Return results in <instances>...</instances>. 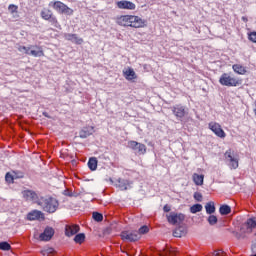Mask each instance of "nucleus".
Returning a JSON list of instances; mask_svg holds the SVG:
<instances>
[{"instance_id": "9b49d317", "label": "nucleus", "mask_w": 256, "mask_h": 256, "mask_svg": "<svg viewBox=\"0 0 256 256\" xmlns=\"http://www.w3.org/2000/svg\"><path fill=\"white\" fill-rule=\"evenodd\" d=\"M118 9H126L128 11H135L137 9V5L131 1L121 0L116 3Z\"/></svg>"}, {"instance_id": "f03ea898", "label": "nucleus", "mask_w": 256, "mask_h": 256, "mask_svg": "<svg viewBox=\"0 0 256 256\" xmlns=\"http://www.w3.org/2000/svg\"><path fill=\"white\" fill-rule=\"evenodd\" d=\"M38 205L42 207L46 213H55L59 209V201L53 197L42 199L38 202Z\"/></svg>"}, {"instance_id": "4be33fe9", "label": "nucleus", "mask_w": 256, "mask_h": 256, "mask_svg": "<svg viewBox=\"0 0 256 256\" xmlns=\"http://www.w3.org/2000/svg\"><path fill=\"white\" fill-rule=\"evenodd\" d=\"M232 69L237 75H245V73H247V68L241 64H234Z\"/></svg>"}, {"instance_id": "20e7f679", "label": "nucleus", "mask_w": 256, "mask_h": 256, "mask_svg": "<svg viewBox=\"0 0 256 256\" xmlns=\"http://www.w3.org/2000/svg\"><path fill=\"white\" fill-rule=\"evenodd\" d=\"M220 85L223 87H239L243 80L231 76L229 73H223L219 78Z\"/></svg>"}, {"instance_id": "ea45409f", "label": "nucleus", "mask_w": 256, "mask_h": 256, "mask_svg": "<svg viewBox=\"0 0 256 256\" xmlns=\"http://www.w3.org/2000/svg\"><path fill=\"white\" fill-rule=\"evenodd\" d=\"M194 199L199 202L203 201V194H201V192H195Z\"/></svg>"}, {"instance_id": "473e14b6", "label": "nucleus", "mask_w": 256, "mask_h": 256, "mask_svg": "<svg viewBox=\"0 0 256 256\" xmlns=\"http://www.w3.org/2000/svg\"><path fill=\"white\" fill-rule=\"evenodd\" d=\"M1 251H11V244L8 242H0Z\"/></svg>"}, {"instance_id": "58836bf2", "label": "nucleus", "mask_w": 256, "mask_h": 256, "mask_svg": "<svg viewBox=\"0 0 256 256\" xmlns=\"http://www.w3.org/2000/svg\"><path fill=\"white\" fill-rule=\"evenodd\" d=\"M50 21L51 25H54V27H57V25H59V21L57 20V17L55 16H51V18L48 20Z\"/></svg>"}, {"instance_id": "5701e85b", "label": "nucleus", "mask_w": 256, "mask_h": 256, "mask_svg": "<svg viewBox=\"0 0 256 256\" xmlns=\"http://www.w3.org/2000/svg\"><path fill=\"white\" fill-rule=\"evenodd\" d=\"M162 256H177V250L173 247H166L162 252H160Z\"/></svg>"}, {"instance_id": "393cba45", "label": "nucleus", "mask_w": 256, "mask_h": 256, "mask_svg": "<svg viewBox=\"0 0 256 256\" xmlns=\"http://www.w3.org/2000/svg\"><path fill=\"white\" fill-rule=\"evenodd\" d=\"M245 225L248 229V231H253V229H256V219L255 218H249L245 222Z\"/></svg>"}, {"instance_id": "37998d69", "label": "nucleus", "mask_w": 256, "mask_h": 256, "mask_svg": "<svg viewBox=\"0 0 256 256\" xmlns=\"http://www.w3.org/2000/svg\"><path fill=\"white\" fill-rule=\"evenodd\" d=\"M42 115L46 117L47 119H51V116L47 112H43Z\"/></svg>"}, {"instance_id": "dca6fc26", "label": "nucleus", "mask_w": 256, "mask_h": 256, "mask_svg": "<svg viewBox=\"0 0 256 256\" xmlns=\"http://www.w3.org/2000/svg\"><path fill=\"white\" fill-rule=\"evenodd\" d=\"M22 195L25 201H37L39 199L37 192L33 190H24L22 191Z\"/></svg>"}, {"instance_id": "4468645a", "label": "nucleus", "mask_w": 256, "mask_h": 256, "mask_svg": "<svg viewBox=\"0 0 256 256\" xmlns=\"http://www.w3.org/2000/svg\"><path fill=\"white\" fill-rule=\"evenodd\" d=\"M39 219H45V214L39 210H33L27 214L28 221H37Z\"/></svg>"}, {"instance_id": "cd10ccee", "label": "nucleus", "mask_w": 256, "mask_h": 256, "mask_svg": "<svg viewBox=\"0 0 256 256\" xmlns=\"http://www.w3.org/2000/svg\"><path fill=\"white\" fill-rule=\"evenodd\" d=\"M219 213L220 215H229V213H231V206L227 204L221 205L219 208Z\"/></svg>"}, {"instance_id": "a211bd4d", "label": "nucleus", "mask_w": 256, "mask_h": 256, "mask_svg": "<svg viewBox=\"0 0 256 256\" xmlns=\"http://www.w3.org/2000/svg\"><path fill=\"white\" fill-rule=\"evenodd\" d=\"M95 128L93 126H91L90 128H83L82 130H80L79 132V137L80 139H87V137H91V135H93V130Z\"/></svg>"}, {"instance_id": "b1692460", "label": "nucleus", "mask_w": 256, "mask_h": 256, "mask_svg": "<svg viewBox=\"0 0 256 256\" xmlns=\"http://www.w3.org/2000/svg\"><path fill=\"white\" fill-rule=\"evenodd\" d=\"M42 19L44 21H49L51 19V16L53 15V12L50 9L44 8L40 13Z\"/></svg>"}, {"instance_id": "c03bdc74", "label": "nucleus", "mask_w": 256, "mask_h": 256, "mask_svg": "<svg viewBox=\"0 0 256 256\" xmlns=\"http://www.w3.org/2000/svg\"><path fill=\"white\" fill-rule=\"evenodd\" d=\"M234 236L236 239H241V234H239V232H234Z\"/></svg>"}, {"instance_id": "4c0bfd02", "label": "nucleus", "mask_w": 256, "mask_h": 256, "mask_svg": "<svg viewBox=\"0 0 256 256\" xmlns=\"http://www.w3.org/2000/svg\"><path fill=\"white\" fill-rule=\"evenodd\" d=\"M248 39L249 41H251L252 43H256V32L253 31V32H250L248 34Z\"/></svg>"}, {"instance_id": "9d476101", "label": "nucleus", "mask_w": 256, "mask_h": 256, "mask_svg": "<svg viewBox=\"0 0 256 256\" xmlns=\"http://www.w3.org/2000/svg\"><path fill=\"white\" fill-rule=\"evenodd\" d=\"M166 217L170 225H177V223L180 224L185 221V215L181 213L171 212L169 215H166Z\"/></svg>"}, {"instance_id": "7c9ffc66", "label": "nucleus", "mask_w": 256, "mask_h": 256, "mask_svg": "<svg viewBox=\"0 0 256 256\" xmlns=\"http://www.w3.org/2000/svg\"><path fill=\"white\" fill-rule=\"evenodd\" d=\"M183 235H185L183 227H178L173 231V237H183Z\"/></svg>"}, {"instance_id": "1a4fd4ad", "label": "nucleus", "mask_w": 256, "mask_h": 256, "mask_svg": "<svg viewBox=\"0 0 256 256\" xmlns=\"http://www.w3.org/2000/svg\"><path fill=\"white\" fill-rule=\"evenodd\" d=\"M120 237L123 241H130L131 243L139 241V233L137 231L124 230Z\"/></svg>"}, {"instance_id": "ddd939ff", "label": "nucleus", "mask_w": 256, "mask_h": 256, "mask_svg": "<svg viewBox=\"0 0 256 256\" xmlns=\"http://www.w3.org/2000/svg\"><path fill=\"white\" fill-rule=\"evenodd\" d=\"M53 235H55V230L52 227H46L43 233L39 235V239L41 241H51Z\"/></svg>"}, {"instance_id": "aec40b11", "label": "nucleus", "mask_w": 256, "mask_h": 256, "mask_svg": "<svg viewBox=\"0 0 256 256\" xmlns=\"http://www.w3.org/2000/svg\"><path fill=\"white\" fill-rule=\"evenodd\" d=\"M123 74L127 81H133V79H137V74L133 68H128L126 71H123Z\"/></svg>"}, {"instance_id": "a18cd8bd", "label": "nucleus", "mask_w": 256, "mask_h": 256, "mask_svg": "<svg viewBox=\"0 0 256 256\" xmlns=\"http://www.w3.org/2000/svg\"><path fill=\"white\" fill-rule=\"evenodd\" d=\"M12 173H13L14 177H17V176L21 175L22 172H15V171H12Z\"/></svg>"}, {"instance_id": "a878e982", "label": "nucleus", "mask_w": 256, "mask_h": 256, "mask_svg": "<svg viewBox=\"0 0 256 256\" xmlns=\"http://www.w3.org/2000/svg\"><path fill=\"white\" fill-rule=\"evenodd\" d=\"M97 163L98 160L95 157H92L88 160V168L90 169V171H97Z\"/></svg>"}, {"instance_id": "f257e3e1", "label": "nucleus", "mask_w": 256, "mask_h": 256, "mask_svg": "<svg viewBox=\"0 0 256 256\" xmlns=\"http://www.w3.org/2000/svg\"><path fill=\"white\" fill-rule=\"evenodd\" d=\"M116 24L120 27H132L133 29H143L147 25V20L137 15H121L116 18Z\"/></svg>"}, {"instance_id": "6ab92c4d", "label": "nucleus", "mask_w": 256, "mask_h": 256, "mask_svg": "<svg viewBox=\"0 0 256 256\" xmlns=\"http://www.w3.org/2000/svg\"><path fill=\"white\" fill-rule=\"evenodd\" d=\"M15 179H23V173H20L18 176H14L13 173L7 172L5 175L6 183L13 184L15 183Z\"/></svg>"}, {"instance_id": "2f4dec72", "label": "nucleus", "mask_w": 256, "mask_h": 256, "mask_svg": "<svg viewBox=\"0 0 256 256\" xmlns=\"http://www.w3.org/2000/svg\"><path fill=\"white\" fill-rule=\"evenodd\" d=\"M84 241H85V234H83V233L77 234V235L74 237V242H75V243H78L79 245H81L82 243H84Z\"/></svg>"}, {"instance_id": "c85d7f7f", "label": "nucleus", "mask_w": 256, "mask_h": 256, "mask_svg": "<svg viewBox=\"0 0 256 256\" xmlns=\"http://www.w3.org/2000/svg\"><path fill=\"white\" fill-rule=\"evenodd\" d=\"M130 183L128 180L118 179V187L122 189V191H127L129 189Z\"/></svg>"}, {"instance_id": "a19ab883", "label": "nucleus", "mask_w": 256, "mask_h": 256, "mask_svg": "<svg viewBox=\"0 0 256 256\" xmlns=\"http://www.w3.org/2000/svg\"><path fill=\"white\" fill-rule=\"evenodd\" d=\"M212 256H225V252L223 250L214 251Z\"/></svg>"}, {"instance_id": "72a5a7b5", "label": "nucleus", "mask_w": 256, "mask_h": 256, "mask_svg": "<svg viewBox=\"0 0 256 256\" xmlns=\"http://www.w3.org/2000/svg\"><path fill=\"white\" fill-rule=\"evenodd\" d=\"M92 217H93L94 221H98V222L103 221V214H101L99 212H93Z\"/></svg>"}, {"instance_id": "6e6552de", "label": "nucleus", "mask_w": 256, "mask_h": 256, "mask_svg": "<svg viewBox=\"0 0 256 256\" xmlns=\"http://www.w3.org/2000/svg\"><path fill=\"white\" fill-rule=\"evenodd\" d=\"M128 148L132 149V151H137L138 155H145L147 153V146L135 140L128 141Z\"/></svg>"}, {"instance_id": "f3484780", "label": "nucleus", "mask_w": 256, "mask_h": 256, "mask_svg": "<svg viewBox=\"0 0 256 256\" xmlns=\"http://www.w3.org/2000/svg\"><path fill=\"white\" fill-rule=\"evenodd\" d=\"M67 41H72L76 45H83V38L77 37V34H65Z\"/></svg>"}, {"instance_id": "f8f14e48", "label": "nucleus", "mask_w": 256, "mask_h": 256, "mask_svg": "<svg viewBox=\"0 0 256 256\" xmlns=\"http://www.w3.org/2000/svg\"><path fill=\"white\" fill-rule=\"evenodd\" d=\"M172 113L178 119H183V117H185V115H187V110H185V106H183L181 104H177L172 107Z\"/></svg>"}, {"instance_id": "bb28decb", "label": "nucleus", "mask_w": 256, "mask_h": 256, "mask_svg": "<svg viewBox=\"0 0 256 256\" xmlns=\"http://www.w3.org/2000/svg\"><path fill=\"white\" fill-rule=\"evenodd\" d=\"M206 213L208 215H213L215 213V202L210 201L205 205Z\"/></svg>"}, {"instance_id": "2eb2a0df", "label": "nucleus", "mask_w": 256, "mask_h": 256, "mask_svg": "<svg viewBox=\"0 0 256 256\" xmlns=\"http://www.w3.org/2000/svg\"><path fill=\"white\" fill-rule=\"evenodd\" d=\"M78 231H80V227L77 224L66 225L65 227L66 237H73V235H77Z\"/></svg>"}, {"instance_id": "c9c22d12", "label": "nucleus", "mask_w": 256, "mask_h": 256, "mask_svg": "<svg viewBox=\"0 0 256 256\" xmlns=\"http://www.w3.org/2000/svg\"><path fill=\"white\" fill-rule=\"evenodd\" d=\"M149 233V227L147 225L141 226L138 230V235H145Z\"/></svg>"}, {"instance_id": "39448f33", "label": "nucleus", "mask_w": 256, "mask_h": 256, "mask_svg": "<svg viewBox=\"0 0 256 256\" xmlns=\"http://www.w3.org/2000/svg\"><path fill=\"white\" fill-rule=\"evenodd\" d=\"M49 5H51L53 9L61 15H73L74 13L73 9L69 8V6L61 1H51Z\"/></svg>"}, {"instance_id": "49530a36", "label": "nucleus", "mask_w": 256, "mask_h": 256, "mask_svg": "<svg viewBox=\"0 0 256 256\" xmlns=\"http://www.w3.org/2000/svg\"><path fill=\"white\" fill-rule=\"evenodd\" d=\"M241 19L244 21V23H247V21H249V19H247V17L245 16H243Z\"/></svg>"}, {"instance_id": "423d86ee", "label": "nucleus", "mask_w": 256, "mask_h": 256, "mask_svg": "<svg viewBox=\"0 0 256 256\" xmlns=\"http://www.w3.org/2000/svg\"><path fill=\"white\" fill-rule=\"evenodd\" d=\"M224 157L228 162V166L230 169H239V157L235 155V151L232 149H228L224 153Z\"/></svg>"}, {"instance_id": "79ce46f5", "label": "nucleus", "mask_w": 256, "mask_h": 256, "mask_svg": "<svg viewBox=\"0 0 256 256\" xmlns=\"http://www.w3.org/2000/svg\"><path fill=\"white\" fill-rule=\"evenodd\" d=\"M163 211L164 213H169V211H171V206H169L168 204L164 205Z\"/></svg>"}, {"instance_id": "7ed1b4c3", "label": "nucleus", "mask_w": 256, "mask_h": 256, "mask_svg": "<svg viewBox=\"0 0 256 256\" xmlns=\"http://www.w3.org/2000/svg\"><path fill=\"white\" fill-rule=\"evenodd\" d=\"M18 51L20 53H25V55H31L32 57H45V52L41 46L31 45V46H19Z\"/></svg>"}, {"instance_id": "c756f323", "label": "nucleus", "mask_w": 256, "mask_h": 256, "mask_svg": "<svg viewBox=\"0 0 256 256\" xmlns=\"http://www.w3.org/2000/svg\"><path fill=\"white\" fill-rule=\"evenodd\" d=\"M203 211V205L201 204H194L191 208H190V213H199Z\"/></svg>"}, {"instance_id": "e433bc0d", "label": "nucleus", "mask_w": 256, "mask_h": 256, "mask_svg": "<svg viewBox=\"0 0 256 256\" xmlns=\"http://www.w3.org/2000/svg\"><path fill=\"white\" fill-rule=\"evenodd\" d=\"M8 11L10 12V13H17V11H19V6H17V5H15V4H10L9 6H8Z\"/></svg>"}, {"instance_id": "412c9836", "label": "nucleus", "mask_w": 256, "mask_h": 256, "mask_svg": "<svg viewBox=\"0 0 256 256\" xmlns=\"http://www.w3.org/2000/svg\"><path fill=\"white\" fill-rule=\"evenodd\" d=\"M192 180H193V182L195 183V185H197V186H201V185H203V183H204V181H205V175H203V174H197V173H194L193 175H192Z\"/></svg>"}, {"instance_id": "f704fd0d", "label": "nucleus", "mask_w": 256, "mask_h": 256, "mask_svg": "<svg viewBox=\"0 0 256 256\" xmlns=\"http://www.w3.org/2000/svg\"><path fill=\"white\" fill-rule=\"evenodd\" d=\"M207 221H208L209 225H217L218 219H217V216H215V215H210V216L208 217Z\"/></svg>"}, {"instance_id": "0eeeda50", "label": "nucleus", "mask_w": 256, "mask_h": 256, "mask_svg": "<svg viewBox=\"0 0 256 256\" xmlns=\"http://www.w3.org/2000/svg\"><path fill=\"white\" fill-rule=\"evenodd\" d=\"M208 129L216 135V137H219L220 139H225L227 137V133H225V130L221 127V124L217 122H210L208 124Z\"/></svg>"}]
</instances>
